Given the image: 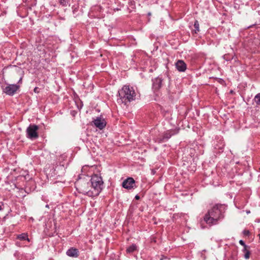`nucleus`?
<instances>
[{"mask_svg": "<svg viewBox=\"0 0 260 260\" xmlns=\"http://www.w3.org/2000/svg\"><path fill=\"white\" fill-rule=\"evenodd\" d=\"M179 129H171L165 132L162 136L158 137L154 140L155 142L161 143L169 140L172 136L179 133Z\"/></svg>", "mask_w": 260, "mask_h": 260, "instance_id": "39448f33", "label": "nucleus"}, {"mask_svg": "<svg viewBox=\"0 0 260 260\" xmlns=\"http://www.w3.org/2000/svg\"><path fill=\"white\" fill-rule=\"evenodd\" d=\"M135 199H136V200H139V199H140V197H139L138 195H136V196H135Z\"/></svg>", "mask_w": 260, "mask_h": 260, "instance_id": "b1692460", "label": "nucleus"}, {"mask_svg": "<svg viewBox=\"0 0 260 260\" xmlns=\"http://www.w3.org/2000/svg\"><path fill=\"white\" fill-rule=\"evenodd\" d=\"M254 101L257 105H260V93L255 95Z\"/></svg>", "mask_w": 260, "mask_h": 260, "instance_id": "a211bd4d", "label": "nucleus"}, {"mask_svg": "<svg viewBox=\"0 0 260 260\" xmlns=\"http://www.w3.org/2000/svg\"><path fill=\"white\" fill-rule=\"evenodd\" d=\"M66 254L70 257H77L79 256V251L77 249L72 247L67 251Z\"/></svg>", "mask_w": 260, "mask_h": 260, "instance_id": "ddd939ff", "label": "nucleus"}, {"mask_svg": "<svg viewBox=\"0 0 260 260\" xmlns=\"http://www.w3.org/2000/svg\"><path fill=\"white\" fill-rule=\"evenodd\" d=\"M152 89L155 92L158 91L162 86V79L159 77H157L152 79Z\"/></svg>", "mask_w": 260, "mask_h": 260, "instance_id": "1a4fd4ad", "label": "nucleus"}, {"mask_svg": "<svg viewBox=\"0 0 260 260\" xmlns=\"http://www.w3.org/2000/svg\"><path fill=\"white\" fill-rule=\"evenodd\" d=\"M122 186L124 188L131 189L135 186V181L133 178L129 177L123 181Z\"/></svg>", "mask_w": 260, "mask_h": 260, "instance_id": "6e6552de", "label": "nucleus"}, {"mask_svg": "<svg viewBox=\"0 0 260 260\" xmlns=\"http://www.w3.org/2000/svg\"><path fill=\"white\" fill-rule=\"evenodd\" d=\"M151 13H150V12L148 13V16H151Z\"/></svg>", "mask_w": 260, "mask_h": 260, "instance_id": "a878e982", "label": "nucleus"}, {"mask_svg": "<svg viewBox=\"0 0 260 260\" xmlns=\"http://www.w3.org/2000/svg\"><path fill=\"white\" fill-rule=\"evenodd\" d=\"M90 181L92 197L98 196L103 188V181L102 178L98 175H94L91 176Z\"/></svg>", "mask_w": 260, "mask_h": 260, "instance_id": "7ed1b4c3", "label": "nucleus"}, {"mask_svg": "<svg viewBox=\"0 0 260 260\" xmlns=\"http://www.w3.org/2000/svg\"><path fill=\"white\" fill-rule=\"evenodd\" d=\"M224 211V205H216L205 215L204 220L210 225L216 224L218 220L223 218Z\"/></svg>", "mask_w": 260, "mask_h": 260, "instance_id": "f257e3e1", "label": "nucleus"}, {"mask_svg": "<svg viewBox=\"0 0 260 260\" xmlns=\"http://www.w3.org/2000/svg\"><path fill=\"white\" fill-rule=\"evenodd\" d=\"M137 246L136 244H132L131 246H129L128 248H127L126 249V252L127 253H132V252H133L134 251H135V250H136L137 249Z\"/></svg>", "mask_w": 260, "mask_h": 260, "instance_id": "f3484780", "label": "nucleus"}, {"mask_svg": "<svg viewBox=\"0 0 260 260\" xmlns=\"http://www.w3.org/2000/svg\"><path fill=\"white\" fill-rule=\"evenodd\" d=\"M76 189L80 193L92 197L90 182L86 180L82 179L75 183Z\"/></svg>", "mask_w": 260, "mask_h": 260, "instance_id": "20e7f679", "label": "nucleus"}, {"mask_svg": "<svg viewBox=\"0 0 260 260\" xmlns=\"http://www.w3.org/2000/svg\"><path fill=\"white\" fill-rule=\"evenodd\" d=\"M39 126L36 124H30L26 129V137L31 140H35L39 137L38 130Z\"/></svg>", "mask_w": 260, "mask_h": 260, "instance_id": "423d86ee", "label": "nucleus"}, {"mask_svg": "<svg viewBox=\"0 0 260 260\" xmlns=\"http://www.w3.org/2000/svg\"><path fill=\"white\" fill-rule=\"evenodd\" d=\"M38 87H35V88H34V91H35V92H38V91H37V89H38Z\"/></svg>", "mask_w": 260, "mask_h": 260, "instance_id": "393cba45", "label": "nucleus"}, {"mask_svg": "<svg viewBox=\"0 0 260 260\" xmlns=\"http://www.w3.org/2000/svg\"><path fill=\"white\" fill-rule=\"evenodd\" d=\"M258 236L259 237V240H260V234H258Z\"/></svg>", "mask_w": 260, "mask_h": 260, "instance_id": "bb28decb", "label": "nucleus"}, {"mask_svg": "<svg viewBox=\"0 0 260 260\" xmlns=\"http://www.w3.org/2000/svg\"><path fill=\"white\" fill-rule=\"evenodd\" d=\"M54 175L62 176L65 174L66 169L63 165H57L54 168Z\"/></svg>", "mask_w": 260, "mask_h": 260, "instance_id": "9b49d317", "label": "nucleus"}, {"mask_svg": "<svg viewBox=\"0 0 260 260\" xmlns=\"http://www.w3.org/2000/svg\"><path fill=\"white\" fill-rule=\"evenodd\" d=\"M3 204L0 205V211L2 210L3 209Z\"/></svg>", "mask_w": 260, "mask_h": 260, "instance_id": "5701e85b", "label": "nucleus"}, {"mask_svg": "<svg viewBox=\"0 0 260 260\" xmlns=\"http://www.w3.org/2000/svg\"><path fill=\"white\" fill-rule=\"evenodd\" d=\"M20 86L18 84H8L7 86L3 88V91L6 94L12 96L19 89Z\"/></svg>", "mask_w": 260, "mask_h": 260, "instance_id": "0eeeda50", "label": "nucleus"}, {"mask_svg": "<svg viewBox=\"0 0 260 260\" xmlns=\"http://www.w3.org/2000/svg\"><path fill=\"white\" fill-rule=\"evenodd\" d=\"M22 77H21L19 81H18V84H21L22 83Z\"/></svg>", "mask_w": 260, "mask_h": 260, "instance_id": "4be33fe9", "label": "nucleus"}, {"mask_svg": "<svg viewBox=\"0 0 260 260\" xmlns=\"http://www.w3.org/2000/svg\"><path fill=\"white\" fill-rule=\"evenodd\" d=\"M93 122L94 125L100 129H103L106 125L105 120L104 119H102L100 117H97L93 121Z\"/></svg>", "mask_w": 260, "mask_h": 260, "instance_id": "9d476101", "label": "nucleus"}, {"mask_svg": "<svg viewBox=\"0 0 260 260\" xmlns=\"http://www.w3.org/2000/svg\"><path fill=\"white\" fill-rule=\"evenodd\" d=\"M242 251L244 254V257L246 259H249L250 255V247L248 246L247 247H244Z\"/></svg>", "mask_w": 260, "mask_h": 260, "instance_id": "4468645a", "label": "nucleus"}, {"mask_svg": "<svg viewBox=\"0 0 260 260\" xmlns=\"http://www.w3.org/2000/svg\"><path fill=\"white\" fill-rule=\"evenodd\" d=\"M194 29L192 30V34H197L200 31V24L197 20H196L193 24Z\"/></svg>", "mask_w": 260, "mask_h": 260, "instance_id": "2eb2a0df", "label": "nucleus"}, {"mask_svg": "<svg viewBox=\"0 0 260 260\" xmlns=\"http://www.w3.org/2000/svg\"><path fill=\"white\" fill-rule=\"evenodd\" d=\"M119 99L122 103L126 105L136 100L137 93L134 88L129 85H125L118 91Z\"/></svg>", "mask_w": 260, "mask_h": 260, "instance_id": "f03ea898", "label": "nucleus"}, {"mask_svg": "<svg viewBox=\"0 0 260 260\" xmlns=\"http://www.w3.org/2000/svg\"><path fill=\"white\" fill-rule=\"evenodd\" d=\"M59 2L61 5L64 7L68 5V2L67 0H59Z\"/></svg>", "mask_w": 260, "mask_h": 260, "instance_id": "6ab92c4d", "label": "nucleus"}, {"mask_svg": "<svg viewBox=\"0 0 260 260\" xmlns=\"http://www.w3.org/2000/svg\"><path fill=\"white\" fill-rule=\"evenodd\" d=\"M17 238L21 240H27L28 241H29V238H28V235L26 233H22L21 234L18 235Z\"/></svg>", "mask_w": 260, "mask_h": 260, "instance_id": "dca6fc26", "label": "nucleus"}, {"mask_svg": "<svg viewBox=\"0 0 260 260\" xmlns=\"http://www.w3.org/2000/svg\"><path fill=\"white\" fill-rule=\"evenodd\" d=\"M239 244L240 245H241L242 246H243V248L244 247H247V246H248L247 245L245 244V242L242 240H240L239 241Z\"/></svg>", "mask_w": 260, "mask_h": 260, "instance_id": "412c9836", "label": "nucleus"}, {"mask_svg": "<svg viewBox=\"0 0 260 260\" xmlns=\"http://www.w3.org/2000/svg\"><path fill=\"white\" fill-rule=\"evenodd\" d=\"M249 212H250V211H247V213H249Z\"/></svg>", "mask_w": 260, "mask_h": 260, "instance_id": "cd10ccee", "label": "nucleus"}, {"mask_svg": "<svg viewBox=\"0 0 260 260\" xmlns=\"http://www.w3.org/2000/svg\"><path fill=\"white\" fill-rule=\"evenodd\" d=\"M175 66L179 72H183L186 70V64L182 60H178L176 62Z\"/></svg>", "mask_w": 260, "mask_h": 260, "instance_id": "f8f14e48", "label": "nucleus"}, {"mask_svg": "<svg viewBox=\"0 0 260 260\" xmlns=\"http://www.w3.org/2000/svg\"><path fill=\"white\" fill-rule=\"evenodd\" d=\"M243 234L245 236H248L250 234V232L248 230H245L243 231Z\"/></svg>", "mask_w": 260, "mask_h": 260, "instance_id": "aec40b11", "label": "nucleus"}]
</instances>
